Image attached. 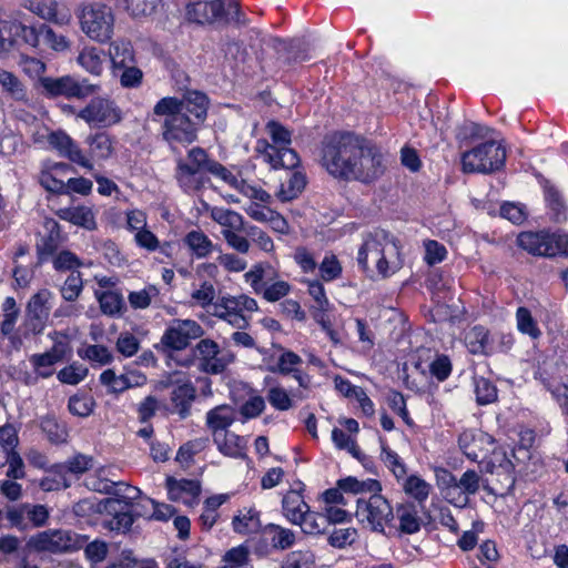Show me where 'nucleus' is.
<instances>
[{
  "label": "nucleus",
  "mask_w": 568,
  "mask_h": 568,
  "mask_svg": "<svg viewBox=\"0 0 568 568\" xmlns=\"http://www.w3.org/2000/svg\"><path fill=\"white\" fill-rule=\"evenodd\" d=\"M73 82L72 77H62L58 79L44 78L42 79V87L52 97L65 95L67 98L73 97Z\"/></svg>",
  "instance_id": "nucleus-45"
},
{
  "label": "nucleus",
  "mask_w": 568,
  "mask_h": 568,
  "mask_svg": "<svg viewBox=\"0 0 568 568\" xmlns=\"http://www.w3.org/2000/svg\"><path fill=\"white\" fill-rule=\"evenodd\" d=\"M77 62L90 74L100 77L104 70L105 52L97 47H84L79 52Z\"/></svg>",
  "instance_id": "nucleus-24"
},
{
  "label": "nucleus",
  "mask_w": 568,
  "mask_h": 568,
  "mask_svg": "<svg viewBox=\"0 0 568 568\" xmlns=\"http://www.w3.org/2000/svg\"><path fill=\"white\" fill-rule=\"evenodd\" d=\"M399 528L405 534H414L420 528L418 511L414 504L400 505L396 510Z\"/></svg>",
  "instance_id": "nucleus-37"
},
{
  "label": "nucleus",
  "mask_w": 568,
  "mask_h": 568,
  "mask_svg": "<svg viewBox=\"0 0 568 568\" xmlns=\"http://www.w3.org/2000/svg\"><path fill=\"white\" fill-rule=\"evenodd\" d=\"M516 322L517 328L521 334L528 335L532 339H537L541 336V331L527 307L521 306L517 308Z\"/></svg>",
  "instance_id": "nucleus-44"
},
{
  "label": "nucleus",
  "mask_w": 568,
  "mask_h": 568,
  "mask_svg": "<svg viewBox=\"0 0 568 568\" xmlns=\"http://www.w3.org/2000/svg\"><path fill=\"white\" fill-rule=\"evenodd\" d=\"M355 516L363 527L375 532H384L386 527L393 526L395 519L389 501L378 493H372L367 499L358 498Z\"/></svg>",
  "instance_id": "nucleus-7"
},
{
  "label": "nucleus",
  "mask_w": 568,
  "mask_h": 568,
  "mask_svg": "<svg viewBox=\"0 0 568 568\" xmlns=\"http://www.w3.org/2000/svg\"><path fill=\"white\" fill-rule=\"evenodd\" d=\"M481 478L473 469L466 470L460 478H457V490L460 494L462 503H454V506L464 508L469 504V497L476 495L480 489Z\"/></svg>",
  "instance_id": "nucleus-26"
},
{
  "label": "nucleus",
  "mask_w": 568,
  "mask_h": 568,
  "mask_svg": "<svg viewBox=\"0 0 568 568\" xmlns=\"http://www.w3.org/2000/svg\"><path fill=\"white\" fill-rule=\"evenodd\" d=\"M178 105V98L165 97L153 108L154 115L163 116L162 138L172 150L193 143L197 138L199 130L190 116L179 112Z\"/></svg>",
  "instance_id": "nucleus-4"
},
{
  "label": "nucleus",
  "mask_w": 568,
  "mask_h": 568,
  "mask_svg": "<svg viewBox=\"0 0 568 568\" xmlns=\"http://www.w3.org/2000/svg\"><path fill=\"white\" fill-rule=\"evenodd\" d=\"M179 112H183L185 116L200 128L205 121L209 108L207 97L199 91H191L184 94L182 99H178Z\"/></svg>",
  "instance_id": "nucleus-20"
},
{
  "label": "nucleus",
  "mask_w": 568,
  "mask_h": 568,
  "mask_svg": "<svg viewBox=\"0 0 568 568\" xmlns=\"http://www.w3.org/2000/svg\"><path fill=\"white\" fill-rule=\"evenodd\" d=\"M78 354L81 358L98 363L99 365H106L113 361L112 353L104 345H89L83 349H79Z\"/></svg>",
  "instance_id": "nucleus-53"
},
{
  "label": "nucleus",
  "mask_w": 568,
  "mask_h": 568,
  "mask_svg": "<svg viewBox=\"0 0 568 568\" xmlns=\"http://www.w3.org/2000/svg\"><path fill=\"white\" fill-rule=\"evenodd\" d=\"M476 400L479 405H488L497 399V387L485 377H474Z\"/></svg>",
  "instance_id": "nucleus-48"
},
{
  "label": "nucleus",
  "mask_w": 568,
  "mask_h": 568,
  "mask_svg": "<svg viewBox=\"0 0 568 568\" xmlns=\"http://www.w3.org/2000/svg\"><path fill=\"white\" fill-rule=\"evenodd\" d=\"M118 505H113L109 507L114 510V516L109 520L108 527L111 530L118 531H126L133 525V514L129 510V507H116Z\"/></svg>",
  "instance_id": "nucleus-54"
},
{
  "label": "nucleus",
  "mask_w": 568,
  "mask_h": 568,
  "mask_svg": "<svg viewBox=\"0 0 568 568\" xmlns=\"http://www.w3.org/2000/svg\"><path fill=\"white\" fill-rule=\"evenodd\" d=\"M48 143L59 156L87 171H93V165L90 163V159L87 158L85 151L64 131L51 132L48 135Z\"/></svg>",
  "instance_id": "nucleus-14"
},
{
  "label": "nucleus",
  "mask_w": 568,
  "mask_h": 568,
  "mask_svg": "<svg viewBox=\"0 0 568 568\" xmlns=\"http://www.w3.org/2000/svg\"><path fill=\"white\" fill-rule=\"evenodd\" d=\"M216 296L215 287L210 282H203L200 288L195 290L191 297L201 307H211L213 310V301Z\"/></svg>",
  "instance_id": "nucleus-62"
},
{
  "label": "nucleus",
  "mask_w": 568,
  "mask_h": 568,
  "mask_svg": "<svg viewBox=\"0 0 568 568\" xmlns=\"http://www.w3.org/2000/svg\"><path fill=\"white\" fill-rule=\"evenodd\" d=\"M0 87L7 98L16 102L27 103L29 101L26 84L12 72L0 70Z\"/></svg>",
  "instance_id": "nucleus-23"
},
{
  "label": "nucleus",
  "mask_w": 568,
  "mask_h": 568,
  "mask_svg": "<svg viewBox=\"0 0 568 568\" xmlns=\"http://www.w3.org/2000/svg\"><path fill=\"white\" fill-rule=\"evenodd\" d=\"M273 144L277 148L288 146L291 144V132L276 121H270L266 125Z\"/></svg>",
  "instance_id": "nucleus-63"
},
{
  "label": "nucleus",
  "mask_w": 568,
  "mask_h": 568,
  "mask_svg": "<svg viewBox=\"0 0 568 568\" xmlns=\"http://www.w3.org/2000/svg\"><path fill=\"white\" fill-rule=\"evenodd\" d=\"M92 467V458L85 455H75L68 462L60 464L57 466L60 473H71L74 475H80L85 473Z\"/></svg>",
  "instance_id": "nucleus-58"
},
{
  "label": "nucleus",
  "mask_w": 568,
  "mask_h": 568,
  "mask_svg": "<svg viewBox=\"0 0 568 568\" xmlns=\"http://www.w3.org/2000/svg\"><path fill=\"white\" fill-rule=\"evenodd\" d=\"M203 334L202 326L193 320H173L162 335L161 343L171 349L181 351Z\"/></svg>",
  "instance_id": "nucleus-12"
},
{
  "label": "nucleus",
  "mask_w": 568,
  "mask_h": 568,
  "mask_svg": "<svg viewBox=\"0 0 568 568\" xmlns=\"http://www.w3.org/2000/svg\"><path fill=\"white\" fill-rule=\"evenodd\" d=\"M551 243V233L546 231L523 232L517 237L518 246L532 255L554 256L556 246Z\"/></svg>",
  "instance_id": "nucleus-21"
},
{
  "label": "nucleus",
  "mask_w": 568,
  "mask_h": 568,
  "mask_svg": "<svg viewBox=\"0 0 568 568\" xmlns=\"http://www.w3.org/2000/svg\"><path fill=\"white\" fill-rule=\"evenodd\" d=\"M41 31L42 24L34 27L22 23H12L10 28L11 36L17 42L21 41L23 44L32 49H42Z\"/></svg>",
  "instance_id": "nucleus-33"
},
{
  "label": "nucleus",
  "mask_w": 568,
  "mask_h": 568,
  "mask_svg": "<svg viewBox=\"0 0 568 568\" xmlns=\"http://www.w3.org/2000/svg\"><path fill=\"white\" fill-rule=\"evenodd\" d=\"M52 300L53 293L47 288L38 291L30 297L26 306L23 323L20 326V335L11 337L16 346H20L23 338L43 333L50 317Z\"/></svg>",
  "instance_id": "nucleus-5"
},
{
  "label": "nucleus",
  "mask_w": 568,
  "mask_h": 568,
  "mask_svg": "<svg viewBox=\"0 0 568 568\" xmlns=\"http://www.w3.org/2000/svg\"><path fill=\"white\" fill-rule=\"evenodd\" d=\"M77 118L90 126L109 128L122 120V112L113 100L97 97L77 113Z\"/></svg>",
  "instance_id": "nucleus-11"
},
{
  "label": "nucleus",
  "mask_w": 568,
  "mask_h": 568,
  "mask_svg": "<svg viewBox=\"0 0 568 568\" xmlns=\"http://www.w3.org/2000/svg\"><path fill=\"white\" fill-rule=\"evenodd\" d=\"M94 295L103 315L120 317L126 311L124 297L118 291H95Z\"/></svg>",
  "instance_id": "nucleus-22"
},
{
  "label": "nucleus",
  "mask_w": 568,
  "mask_h": 568,
  "mask_svg": "<svg viewBox=\"0 0 568 568\" xmlns=\"http://www.w3.org/2000/svg\"><path fill=\"white\" fill-rule=\"evenodd\" d=\"M381 459L385 466L393 473L396 479H404L407 475V468L398 454L392 450L385 444H382Z\"/></svg>",
  "instance_id": "nucleus-47"
},
{
  "label": "nucleus",
  "mask_w": 568,
  "mask_h": 568,
  "mask_svg": "<svg viewBox=\"0 0 568 568\" xmlns=\"http://www.w3.org/2000/svg\"><path fill=\"white\" fill-rule=\"evenodd\" d=\"M41 429L52 444H62L68 439V429L64 423L59 422L54 416H45L41 419Z\"/></svg>",
  "instance_id": "nucleus-38"
},
{
  "label": "nucleus",
  "mask_w": 568,
  "mask_h": 568,
  "mask_svg": "<svg viewBox=\"0 0 568 568\" xmlns=\"http://www.w3.org/2000/svg\"><path fill=\"white\" fill-rule=\"evenodd\" d=\"M505 160V149L490 140L462 154V170L464 173L488 174L503 168Z\"/></svg>",
  "instance_id": "nucleus-8"
},
{
  "label": "nucleus",
  "mask_w": 568,
  "mask_h": 568,
  "mask_svg": "<svg viewBox=\"0 0 568 568\" xmlns=\"http://www.w3.org/2000/svg\"><path fill=\"white\" fill-rule=\"evenodd\" d=\"M211 217L219 223L223 230H244L243 216L235 211L214 207Z\"/></svg>",
  "instance_id": "nucleus-43"
},
{
  "label": "nucleus",
  "mask_w": 568,
  "mask_h": 568,
  "mask_svg": "<svg viewBox=\"0 0 568 568\" xmlns=\"http://www.w3.org/2000/svg\"><path fill=\"white\" fill-rule=\"evenodd\" d=\"M186 16L190 21L204 24L216 21L234 22L245 26L246 19L241 12L240 6L234 0L197 1L186 7Z\"/></svg>",
  "instance_id": "nucleus-6"
},
{
  "label": "nucleus",
  "mask_w": 568,
  "mask_h": 568,
  "mask_svg": "<svg viewBox=\"0 0 568 568\" xmlns=\"http://www.w3.org/2000/svg\"><path fill=\"white\" fill-rule=\"evenodd\" d=\"M233 422V408L229 405L216 406L206 414V424L214 435L227 430Z\"/></svg>",
  "instance_id": "nucleus-29"
},
{
  "label": "nucleus",
  "mask_w": 568,
  "mask_h": 568,
  "mask_svg": "<svg viewBox=\"0 0 568 568\" xmlns=\"http://www.w3.org/2000/svg\"><path fill=\"white\" fill-rule=\"evenodd\" d=\"M282 507L284 516L294 525H297L310 509L303 496L295 490H291L284 496Z\"/></svg>",
  "instance_id": "nucleus-25"
},
{
  "label": "nucleus",
  "mask_w": 568,
  "mask_h": 568,
  "mask_svg": "<svg viewBox=\"0 0 568 568\" xmlns=\"http://www.w3.org/2000/svg\"><path fill=\"white\" fill-rule=\"evenodd\" d=\"M359 267L369 276L388 277L400 267L396 239L384 230L367 233L357 252Z\"/></svg>",
  "instance_id": "nucleus-2"
},
{
  "label": "nucleus",
  "mask_w": 568,
  "mask_h": 568,
  "mask_svg": "<svg viewBox=\"0 0 568 568\" xmlns=\"http://www.w3.org/2000/svg\"><path fill=\"white\" fill-rule=\"evenodd\" d=\"M337 486L344 491L349 494L363 493H378L382 490L379 481L375 479L358 480L355 477H346L337 481Z\"/></svg>",
  "instance_id": "nucleus-36"
},
{
  "label": "nucleus",
  "mask_w": 568,
  "mask_h": 568,
  "mask_svg": "<svg viewBox=\"0 0 568 568\" xmlns=\"http://www.w3.org/2000/svg\"><path fill=\"white\" fill-rule=\"evenodd\" d=\"M41 41L42 48H50L54 51H64L69 48V41L63 34H58L52 28L42 24Z\"/></svg>",
  "instance_id": "nucleus-56"
},
{
  "label": "nucleus",
  "mask_w": 568,
  "mask_h": 568,
  "mask_svg": "<svg viewBox=\"0 0 568 568\" xmlns=\"http://www.w3.org/2000/svg\"><path fill=\"white\" fill-rule=\"evenodd\" d=\"M159 295V290L154 285H148L140 291H132L128 295V301L132 308L144 310L150 306L152 300Z\"/></svg>",
  "instance_id": "nucleus-51"
},
{
  "label": "nucleus",
  "mask_w": 568,
  "mask_h": 568,
  "mask_svg": "<svg viewBox=\"0 0 568 568\" xmlns=\"http://www.w3.org/2000/svg\"><path fill=\"white\" fill-rule=\"evenodd\" d=\"M282 568H315V556L311 550L292 551L286 556Z\"/></svg>",
  "instance_id": "nucleus-55"
},
{
  "label": "nucleus",
  "mask_w": 568,
  "mask_h": 568,
  "mask_svg": "<svg viewBox=\"0 0 568 568\" xmlns=\"http://www.w3.org/2000/svg\"><path fill=\"white\" fill-rule=\"evenodd\" d=\"M58 215L61 220L68 221L87 230H94L97 227L94 214L88 206L61 209L59 210Z\"/></svg>",
  "instance_id": "nucleus-28"
},
{
  "label": "nucleus",
  "mask_w": 568,
  "mask_h": 568,
  "mask_svg": "<svg viewBox=\"0 0 568 568\" xmlns=\"http://www.w3.org/2000/svg\"><path fill=\"white\" fill-rule=\"evenodd\" d=\"M264 531L271 537V542L276 549H287L295 542V534L280 525L268 524Z\"/></svg>",
  "instance_id": "nucleus-40"
},
{
  "label": "nucleus",
  "mask_w": 568,
  "mask_h": 568,
  "mask_svg": "<svg viewBox=\"0 0 568 568\" xmlns=\"http://www.w3.org/2000/svg\"><path fill=\"white\" fill-rule=\"evenodd\" d=\"M302 358L296 353L285 351L278 357L276 367H271L270 371L282 375H288L295 372V366L302 364Z\"/></svg>",
  "instance_id": "nucleus-61"
},
{
  "label": "nucleus",
  "mask_w": 568,
  "mask_h": 568,
  "mask_svg": "<svg viewBox=\"0 0 568 568\" xmlns=\"http://www.w3.org/2000/svg\"><path fill=\"white\" fill-rule=\"evenodd\" d=\"M88 372L89 371L85 366L74 362L69 366L60 369L57 374V377L62 384L78 385L87 377Z\"/></svg>",
  "instance_id": "nucleus-52"
},
{
  "label": "nucleus",
  "mask_w": 568,
  "mask_h": 568,
  "mask_svg": "<svg viewBox=\"0 0 568 568\" xmlns=\"http://www.w3.org/2000/svg\"><path fill=\"white\" fill-rule=\"evenodd\" d=\"M166 488L171 500L181 499L183 494L196 497L201 493L200 483L193 479H175L168 477Z\"/></svg>",
  "instance_id": "nucleus-34"
},
{
  "label": "nucleus",
  "mask_w": 568,
  "mask_h": 568,
  "mask_svg": "<svg viewBox=\"0 0 568 568\" xmlns=\"http://www.w3.org/2000/svg\"><path fill=\"white\" fill-rule=\"evenodd\" d=\"M467 345L473 354H487L489 343L488 331L483 326H475L466 336Z\"/></svg>",
  "instance_id": "nucleus-49"
},
{
  "label": "nucleus",
  "mask_w": 568,
  "mask_h": 568,
  "mask_svg": "<svg viewBox=\"0 0 568 568\" xmlns=\"http://www.w3.org/2000/svg\"><path fill=\"white\" fill-rule=\"evenodd\" d=\"M87 542L85 536L71 530L48 529L32 536L29 546L37 551L51 554L71 552L82 548Z\"/></svg>",
  "instance_id": "nucleus-10"
},
{
  "label": "nucleus",
  "mask_w": 568,
  "mask_h": 568,
  "mask_svg": "<svg viewBox=\"0 0 568 568\" xmlns=\"http://www.w3.org/2000/svg\"><path fill=\"white\" fill-rule=\"evenodd\" d=\"M480 464L483 465V470L486 473L505 475V487L507 489L514 488L516 481L514 464L503 449L496 448L494 445L486 455V459H483Z\"/></svg>",
  "instance_id": "nucleus-17"
},
{
  "label": "nucleus",
  "mask_w": 568,
  "mask_h": 568,
  "mask_svg": "<svg viewBox=\"0 0 568 568\" xmlns=\"http://www.w3.org/2000/svg\"><path fill=\"white\" fill-rule=\"evenodd\" d=\"M84 144L88 150L85 151L87 158L94 166L95 161H106L114 153L115 138L105 131L90 133L84 139Z\"/></svg>",
  "instance_id": "nucleus-19"
},
{
  "label": "nucleus",
  "mask_w": 568,
  "mask_h": 568,
  "mask_svg": "<svg viewBox=\"0 0 568 568\" xmlns=\"http://www.w3.org/2000/svg\"><path fill=\"white\" fill-rule=\"evenodd\" d=\"M240 312L239 306V298L237 296H222L220 297L213 305V310L211 311V314L220 317L225 318L232 313Z\"/></svg>",
  "instance_id": "nucleus-60"
},
{
  "label": "nucleus",
  "mask_w": 568,
  "mask_h": 568,
  "mask_svg": "<svg viewBox=\"0 0 568 568\" xmlns=\"http://www.w3.org/2000/svg\"><path fill=\"white\" fill-rule=\"evenodd\" d=\"M159 2L160 0H116L118 6L133 18L151 16Z\"/></svg>",
  "instance_id": "nucleus-41"
},
{
  "label": "nucleus",
  "mask_w": 568,
  "mask_h": 568,
  "mask_svg": "<svg viewBox=\"0 0 568 568\" xmlns=\"http://www.w3.org/2000/svg\"><path fill=\"white\" fill-rule=\"evenodd\" d=\"M458 444L468 459L481 463L483 459H486L495 440L484 432L465 430L460 434Z\"/></svg>",
  "instance_id": "nucleus-15"
},
{
  "label": "nucleus",
  "mask_w": 568,
  "mask_h": 568,
  "mask_svg": "<svg viewBox=\"0 0 568 568\" xmlns=\"http://www.w3.org/2000/svg\"><path fill=\"white\" fill-rule=\"evenodd\" d=\"M256 150L262 153L264 161L275 170L294 169L300 164L298 154L288 146L277 148L267 141L260 140Z\"/></svg>",
  "instance_id": "nucleus-16"
},
{
  "label": "nucleus",
  "mask_w": 568,
  "mask_h": 568,
  "mask_svg": "<svg viewBox=\"0 0 568 568\" xmlns=\"http://www.w3.org/2000/svg\"><path fill=\"white\" fill-rule=\"evenodd\" d=\"M404 479L403 488L407 495L412 496L419 503H423L428 498L432 486L427 481L416 475H412Z\"/></svg>",
  "instance_id": "nucleus-46"
},
{
  "label": "nucleus",
  "mask_w": 568,
  "mask_h": 568,
  "mask_svg": "<svg viewBox=\"0 0 568 568\" xmlns=\"http://www.w3.org/2000/svg\"><path fill=\"white\" fill-rule=\"evenodd\" d=\"M209 172L230 185H236L237 179L221 163L211 160L202 148L195 146L187 152L185 159L176 160L175 179L185 192L201 189L205 179L203 173Z\"/></svg>",
  "instance_id": "nucleus-3"
},
{
  "label": "nucleus",
  "mask_w": 568,
  "mask_h": 568,
  "mask_svg": "<svg viewBox=\"0 0 568 568\" xmlns=\"http://www.w3.org/2000/svg\"><path fill=\"white\" fill-rule=\"evenodd\" d=\"M84 282L81 272L69 274L59 288L61 297L69 303L75 302L82 294Z\"/></svg>",
  "instance_id": "nucleus-39"
},
{
  "label": "nucleus",
  "mask_w": 568,
  "mask_h": 568,
  "mask_svg": "<svg viewBox=\"0 0 568 568\" xmlns=\"http://www.w3.org/2000/svg\"><path fill=\"white\" fill-rule=\"evenodd\" d=\"M297 525L305 534L318 535L325 532L327 519H325L324 514H318L308 509Z\"/></svg>",
  "instance_id": "nucleus-50"
},
{
  "label": "nucleus",
  "mask_w": 568,
  "mask_h": 568,
  "mask_svg": "<svg viewBox=\"0 0 568 568\" xmlns=\"http://www.w3.org/2000/svg\"><path fill=\"white\" fill-rule=\"evenodd\" d=\"M199 354V368L209 374H221L227 366V361L220 357V347L212 339H201L195 347Z\"/></svg>",
  "instance_id": "nucleus-18"
},
{
  "label": "nucleus",
  "mask_w": 568,
  "mask_h": 568,
  "mask_svg": "<svg viewBox=\"0 0 568 568\" xmlns=\"http://www.w3.org/2000/svg\"><path fill=\"white\" fill-rule=\"evenodd\" d=\"M184 242L199 258L207 256L213 250L212 241L202 231L189 232Z\"/></svg>",
  "instance_id": "nucleus-42"
},
{
  "label": "nucleus",
  "mask_w": 568,
  "mask_h": 568,
  "mask_svg": "<svg viewBox=\"0 0 568 568\" xmlns=\"http://www.w3.org/2000/svg\"><path fill=\"white\" fill-rule=\"evenodd\" d=\"M109 58L114 74L118 73L119 69L134 63V54L131 43L125 40L111 42L109 47Z\"/></svg>",
  "instance_id": "nucleus-27"
},
{
  "label": "nucleus",
  "mask_w": 568,
  "mask_h": 568,
  "mask_svg": "<svg viewBox=\"0 0 568 568\" xmlns=\"http://www.w3.org/2000/svg\"><path fill=\"white\" fill-rule=\"evenodd\" d=\"M52 267L58 273L80 272V268L84 266V262L70 250H60L58 254L50 261Z\"/></svg>",
  "instance_id": "nucleus-35"
},
{
  "label": "nucleus",
  "mask_w": 568,
  "mask_h": 568,
  "mask_svg": "<svg viewBox=\"0 0 568 568\" xmlns=\"http://www.w3.org/2000/svg\"><path fill=\"white\" fill-rule=\"evenodd\" d=\"M358 537L355 528H335L328 536V544L334 548H345L356 541Z\"/></svg>",
  "instance_id": "nucleus-57"
},
{
  "label": "nucleus",
  "mask_w": 568,
  "mask_h": 568,
  "mask_svg": "<svg viewBox=\"0 0 568 568\" xmlns=\"http://www.w3.org/2000/svg\"><path fill=\"white\" fill-rule=\"evenodd\" d=\"M320 162L329 175L342 181L371 184L386 171L379 148L351 132H334L324 136Z\"/></svg>",
  "instance_id": "nucleus-1"
},
{
  "label": "nucleus",
  "mask_w": 568,
  "mask_h": 568,
  "mask_svg": "<svg viewBox=\"0 0 568 568\" xmlns=\"http://www.w3.org/2000/svg\"><path fill=\"white\" fill-rule=\"evenodd\" d=\"M165 385L173 388L171 392L172 413L178 414L181 419L187 418L196 398L195 386L181 373H173Z\"/></svg>",
  "instance_id": "nucleus-13"
},
{
  "label": "nucleus",
  "mask_w": 568,
  "mask_h": 568,
  "mask_svg": "<svg viewBox=\"0 0 568 568\" xmlns=\"http://www.w3.org/2000/svg\"><path fill=\"white\" fill-rule=\"evenodd\" d=\"M436 483L445 499L453 504L462 503L460 494L457 490V477L445 468L435 470Z\"/></svg>",
  "instance_id": "nucleus-30"
},
{
  "label": "nucleus",
  "mask_w": 568,
  "mask_h": 568,
  "mask_svg": "<svg viewBox=\"0 0 568 568\" xmlns=\"http://www.w3.org/2000/svg\"><path fill=\"white\" fill-rule=\"evenodd\" d=\"M242 231L243 230H222L221 234L232 250L241 254H247L251 248V243L246 236L241 235Z\"/></svg>",
  "instance_id": "nucleus-59"
},
{
  "label": "nucleus",
  "mask_w": 568,
  "mask_h": 568,
  "mask_svg": "<svg viewBox=\"0 0 568 568\" xmlns=\"http://www.w3.org/2000/svg\"><path fill=\"white\" fill-rule=\"evenodd\" d=\"M232 527L239 534H252L261 528L260 514L255 508H243L233 517Z\"/></svg>",
  "instance_id": "nucleus-31"
},
{
  "label": "nucleus",
  "mask_w": 568,
  "mask_h": 568,
  "mask_svg": "<svg viewBox=\"0 0 568 568\" xmlns=\"http://www.w3.org/2000/svg\"><path fill=\"white\" fill-rule=\"evenodd\" d=\"M214 443L219 450L230 457H242L244 455V439L239 435L225 430L214 435Z\"/></svg>",
  "instance_id": "nucleus-32"
},
{
  "label": "nucleus",
  "mask_w": 568,
  "mask_h": 568,
  "mask_svg": "<svg viewBox=\"0 0 568 568\" xmlns=\"http://www.w3.org/2000/svg\"><path fill=\"white\" fill-rule=\"evenodd\" d=\"M93 400L91 398L73 395L69 398V412L79 417H88L93 410Z\"/></svg>",
  "instance_id": "nucleus-64"
},
{
  "label": "nucleus",
  "mask_w": 568,
  "mask_h": 568,
  "mask_svg": "<svg viewBox=\"0 0 568 568\" xmlns=\"http://www.w3.org/2000/svg\"><path fill=\"white\" fill-rule=\"evenodd\" d=\"M82 31L92 40L108 42L114 31V14L112 9L104 3H89L82 9Z\"/></svg>",
  "instance_id": "nucleus-9"
}]
</instances>
